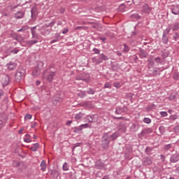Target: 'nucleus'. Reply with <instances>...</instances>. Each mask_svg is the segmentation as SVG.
Instances as JSON below:
<instances>
[{
  "label": "nucleus",
  "mask_w": 179,
  "mask_h": 179,
  "mask_svg": "<svg viewBox=\"0 0 179 179\" xmlns=\"http://www.w3.org/2000/svg\"><path fill=\"white\" fill-rule=\"evenodd\" d=\"M147 65H148V68L149 69H152V68H154L155 66V62L153 61V59L150 58L147 60Z\"/></svg>",
  "instance_id": "aec40b11"
},
{
  "label": "nucleus",
  "mask_w": 179,
  "mask_h": 179,
  "mask_svg": "<svg viewBox=\"0 0 179 179\" xmlns=\"http://www.w3.org/2000/svg\"><path fill=\"white\" fill-rule=\"evenodd\" d=\"M82 143H77L76 144H75V146L73 147V150H75V149L79 146H80Z\"/></svg>",
  "instance_id": "338daca9"
},
{
  "label": "nucleus",
  "mask_w": 179,
  "mask_h": 179,
  "mask_svg": "<svg viewBox=\"0 0 179 179\" xmlns=\"http://www.w3.org/2000/svg\"><path fill=\"white\" fill-rule=\"evenodd\" d=\"M26 30H29V26H23L17 31H26Z\"/></svg>",
  "instance_id": "c03bdc74"
},
{
  "label": "nucleus",
  "mask_w": 179,
  "mask_h": 179,
  "mask_svg": "<svg viewBox=\"0 0 179 179\" xmlns=\"http://www.w3.org/2000/svg\"><path fill=\"white\" fill-rule=\"evenodd\" d=\"M39 31H41V34L42 36H48L51 33V29L48 27L44 28V25L40 29H38Z\"/></svg>",
  "instance_id": "0eeeda50"
},
{
  "label": "nucleus",
  "mask_w": 179,
  "mask_h": 179,
  "mask_svg": "<svg viewBox=\"0 0 179 179\" xmlns=\"http://www.w3.org/2000/svg\"><path fill=\"white\" fill-rule=\"evenodd\" d=\"M94 115L92 116H87V120H88V122H90L92 124V122H94L93 121V118H94Z\"/></svg>",
  "instance_id": "8fccbe9b"
},
{
  "label": "nucleus",
  "mask_w": 179,
  "mask_h": 179,
  "mask_svg": "<svg viewBox=\"0 0 179 179\" xmlns=\"http://www.w3.org/2000/svg\"><path fill=\"white\" fill-rule=\"evenodd\" d=\"M173 31H177L179 30V22H176L173 24V27H172Z\"/></svg>",
  "instance_id": "a878e982"
},
{
  "label": "nucleus",
  "mask_w": 179,
  "mask_h": 179,
  "mask_svg": "<svg viewBox=\"0 0 179 179\" xmlns=\"http://www.w3.org/2000/svg\"><path fill=\"white\" fill-rule=\"evenodd\" d=\"M143 12L148 15H150V13L152 12V7L149 6L148 3H145L143 5Z\"/></svg>",
  "instance_id": "1a4fd4ad"
},
{
  "label": "nucleus",
  "mask_w": 179,
  "mask_h": 179,
  "mask_svg": "<svg viewBox=\"0 0 179 179\" xmlns=\"http://www.w3.org/2000/svg\"><path fill=\"white\" fill-rule=\"evenodd\" d=\"M152 151H153V148H152L151 147H147L145 150L147 155H152Z\"/></svg>",
  "instance_id": "473e14b6"
},
{
  "label": "nucleus",
  "mask_w": 179,
  "mask_h": 179,
  "mask_svg": "<svg viewBox=\"0 0 179 179\" xmlns=\"http://www.w3.org/2000/svg\"><path fill=\"white\" fill-rule=\"evenodd\" d=\"M57 69L54 66H48L43 72V76L48 82H52L57 75Z\"/></svg>",
  "instance_id": "f257e3e1"
},
{
  "label": "nucleus",
  "mask_w": 179,
  "mask_h": 179,
  "mask_svg": "<svg viewBox=\"0 0 179 179\" xmlns=\"http://www.w3.org/2000/svg\"><path fill=\"white\" fill-rule=\"evenodd\" d=\"M128 111V107L127 106H118L115 109V114L121 115L122 113H127Z\"/></svg>",
  "instance_id": "6e6552de"
},
{
  "label": "nucleus",
  "mask_w": 179,
  "mask_h": 179,
  "mask_svg": "<svg viewBox=\"0 0 179 179\" xmlns=\"http://www.w3.org/2000/svg\"><path fill=\"white\" fill-rule=\"evenodd\" d=\"M173 40L175 41H177V40H178L179 38V34L176 32L175 34H173Z\"/></svg>",
  "instance_id": "09e8293b"
},
{
  "label": "nucleus",
  "mask_w": 179,
  "mask_h": 179,
  "mask_svg": "<svg viewBox=\"0 0 179 179\" xmlns=\"http://www.w3.org/2000/svg\"><path fill=\"white\" fill-rule=\"evenodd\" d=\"M11 37L14 38V40H16L18 43H22V41L24 40V38H23L22 36L18 35L17 34H12Z\"/></svg>",
  "instance_id": "9d476101"
},
{
  "label": "nucleus",
  "mask_w": 179,
  "mask_h": 179,
  "mask_svg": "<svg viewBox=\"0 0 179 179\" xmlns=\"http://www.w3.org/2000/svg\"><path fill=\"white\" fill-rule=\"evenodd\" d=\"M175 134H179V126H176L173 128Z\"/></svg>",
  "instance_id": "bf43d9fd"
},
{
  "label": "nucleus",
  "mask_w": 179,
  "mask_h": 179,
  "mask_svg": "<svg viewBox=\"0 0 179 179\" xmlns=\"http://www.w3.org/2000/svg\"><path fill=\"white\" fill-rule=\"evenodd\" d=\"M171 31V27H168L163 32L162 35V43L164 44H167L169 43V34Z\"/></svg>",
  "instance_id": "20e7f679"
},
{
  "label": "nucleus",
  "mask_w": 179,
  "mask_h": 179,
  "mask_svg": "<svg viewBox=\"0 0 179 179\" xmlns=\"http://www.w3.org/2000/svg\"><path fill=\"white\" fill-rule=\"evenodd\" d=\"M80 127H81L82 129H83L85 128H92V126L90 125L89 124H87V123L84 124H81Z\"/></svg>",
  "instance_id": "a18cd8bd"
},
{
  "label": "nucleus",
  "mask_w": 179,
  "mask_h": 179,
  "mask_svg": "<svg viewBox=\"0 0 179 179\" xmlns=\"http://www.w3.org/2000/svg\"><path fill=\"white\" fill-rule=\"evenodd\" d=\"M152 130L150 128H147L143 130L139 135H148V134H152Z\"/></svg>",
  "instance_id": "4be33fe9"
},
{
  "label": "nucleus",
  "mask_w": 179,
  "mask_h": 179,
  "mask_svg": "<svg viewBox=\"0 0 179 179\" xmlns=\"http://www.w3.org/2000/svg\"><path fill=\"white\" fill-rule=\"evenodd\" d=\"M113 86H114V87H116L117 89H120V87H121L120 83H117V82H115L113 83Z\"/></svg>",
  "instance_id": "6e6d98bb"
},
{
  "label": "nucleus",
  "mask_w": 179,
  "mask_h": 179,
  "mask_svg": "<svg viewBox=\"0 0 179 179\" xmlns=\"http://www.w3.org/2000/svg\"><path fill=\"white\" fill-rule=\"evenodd\" d=\"M50 174L55 179L58 178V176H59V173H58V171L56 170H52Z\"/></svg>",
  "instance_id": "b1692460"
},
{
  "label": "nucleus",
  "mask_w": 179,
  "mask_h": 179,
  "mask_svg": "<svg viewBox=\"0 0 179 179\" xmlns=\"http://www.w3.org/2000/svg\"><path fill=\"white\" fill-rule=\"evenodd\" d=\"M62 169L64 170V171H68V170H69V166H68V163L65 162L63 164Z\"/></svg>",
  "instance_id": "ea45409f"
},
{
  "label": "nucleus",
  "mask_w": 179,
  "mask_h": 179,
  "mask_svg": "<svg viewBox=\"0 0 179 179\" xmlns=\"http://www.w3.org/2000/svg\"><path fill=\"white\" fill-rule=\"evenodd\" d=\"M68 31H69V29H68V28H64V29L62 30V33L63 34H66V33H68Z\"/></svg>",
  "instance_id": "680f3d73"
},
{
  "label": "nucleus",
  "mask_w": 179,
  "mask_h": 179,
  "mask_svg": "<svg viewBox=\"0 0 179 179\" xmlns=\"http://www.w3.org/2000/svg\"><path fill=\"white\" fill-rule=\"evenodd\" d=\"M10 80V79L8 75L4 76V78H2L3 87H6V86H8V85H9Z\"/></svg>",
  "instance_id": "9b49d317"
},
{
  "label": "nucleus",
  "mask_w": 179,
  "mask_h": 179,
  "mask_svg": "<svg viewBox=\"0 0 179 179\" xmlns=\"http://www.w3.org/2000/svg\"><path fill=\"white\" fill-rule=\"evenodd\" d=\"M25 137L26 138H24V142H26L27 143H30V142H31V139H30L29 134H26Z\"/></svg>",
  "instance_id": "72a5a7b5"
},
{
  "label": "nucleus",
  "mask_w": 179,
  "mask_h": 179,
  "mask_svg": "<svg viewBox=\"0 0 179 179\" xmlns=\"http://www.w3.org/2000/svg\"><path fill=\"white\" fill-rule=\"evenodd\" d=\"M76 79V80H83V82H86V83H89V81L90 80V75L83 73L77 76Z\"/></svg>",
  "instance_id": "39448f33"
},
{
  "label": "nucleus",
  "mask_w": 179,
  "mask_h": 179,
  "mask_svg": "<svg viewBox=\"0 0 179 179\" xmlns=\"http://www.w3.org/2000/svg\"><path fill=\"white\" fill-rule=\"evenodd\" d=\"M82 127H74V132L75 134H79L80 132H82Z\"/></svg>",
  "instance_id": "f704fd0d"
},
{
  "label": "nucleus",
  "mask_w": 179,
  "mask_h": 179,
  "mask_svg": "<svg viewBox=\"0 0 179 179\" xmlns=\"http://www.w3.org/2000/svg\"><path fill=\"white\" fill-rule=\"evenodd\" d=\"M155 62H157V64L159 65V64H162V59L159 57H155Z\"/></svg>",
  "instance_id": "864d4df0"
},
{
  "label": "nucleus",
  "mask_w": 179,
  "mask_h": 179,
  "mask_svg": "<svg viewBox=\"0 0 179 179\" xmlns=\"http://www.w3.org/2000/svg\"><path fill=\"white\" fill-rule=\"evenodd\" d=\"M171 13L173 15H179V5L172 6L171 8Z\"/></svg>",
  "instance_id": "ddd939ff"
},
{
  "label": "nucleus",
  "mask_w": 179,
  "mask_h": 179,
  "mask_svg": "<svg viewBox=\"0 0 179 179\" xmlns=\"http://www.w3.org/2000/svg\"><path fill=\"white\" fill-rule=\"evenodd\" d=\"M120 135L118 134V132H115L111 135H109L110 141H115Z\"/></svg>",
  "instance_id": "5701e85b"
},
{
  "label": "nucleus",
  "mask_w": 179,
  "mask_h": 179,
  "mask_svg": "<svg viewBox=\"0 0 179 179\" xmlns=\"http://www.w3.org/2000/svg\"><path fill=\"white\" fill-rule=\"evenodd\" d=\"M59 12L60 13L64 14L65 13V8H64V7H61Z\"/></svg>",
  "instance_id": "774afa93"
},
{
  "label": "nucleus",
  "mask_w": 179,
  "mask_h": 179,
  "mask_svg": "<svg viewBox=\"0 0 179 179\" xmlns=\"http://www.w3.org/2000/svg\"><path fill=\"white\" fill-rule=\"evenodd\" d=\"M131 59H133L134 64H137L138 63V56L136 55H134L132 57H131Z\"/></svg>",
  "instance_id": "79ce46f5"
},
{
  "label": "nucleus",
  "mask_w": 179,
  "mask_h": 179,
  "mask_svg": "<svg viewBox=\"0 0 179 179\" xmlns=\"http://www.w3.org/2000/svg\"><path fill=\"white\" fill-rule=\"evenodd\" d=\"M159 71L157 70V68H154L152 70V75L153 76H157L158 75Z\"/></svg>",
  "instance_id": "3c124183"
},
{
  "label": "nucleus",
  "mask_w": 179,
  "mask_h": 179,
  "mask_svg": "<svg viewBox=\"0 0 179 179\" xmlns=\"http://www.w3.org/2000/svg\"><path fill=\"white\" fill-rule=\"evenodd\" d=\"M179 160V154L176 153L175 155H173L170 158L171 163H177Z\"/></svg>",
  "instance_id": "4468645a"
},
{
  "label": "nucleus",
  "mask_w": 179,
  "mask_h": 179,
  "mask_svg": "<svg viewBox=\"0 0 179 179\" xmlns=\"http://www.w3.org/2000/svg\"><path fill=\"white\" fill-rule=\"evenodd\" d=\"M41 166V169L42 171H45L47 169V164L45 163V160H43L40 164Z\"/></svg>",
  "instance_id": "393cba45"
},
{
  "label": "nucleus",
  "mask_w": 179,
  "mask_h": 179,
  "mask_svg": "<svg viewBox=\"0 0 179 179\" xmlns=\"http://www.w3.org/2000/svg\"><path fill=\"white\" fill-rule=\"evenodd\" d=\"M60 101H62V99H59V98H57V99H55L54 101H53V104H58V103H59Z\"/></svg>",
  "instance_id": "5fc2aeb1"
},
{
  "label": "nucleus",
  "mask_w": 179,
  "mask_h": 179,
  "mask_svg": "<svg viewBox=\"0 0 179 179\" xmlns=\"http://www.w3.org/2000/svg\"><path fill=\"white\" fill-rule=\"evenodd\" d=\"M131 19H136V20H138V19H141V15L138 14H133L131 15Z\"/></svg>",
  "instance_id": "4c0bfd02"
},
{
  "label": "nucleus",
  "mask_w": 179,
  "mask_h": 179,
  "mask_svg": "<svg viewBox=\"0 0 179 179\" xmlns=\"http://www.w3.org/2000/svg\"><path fill=\"white\" fill-rule=\"evenodd\" d=\"M37 43H38V41H36V40L25 41V44H27V45H30V46L34 45V44H37Z\"/></svg>",
  "instance_id": "cd10ccee"
},
{
  "label": "nucleus",
  "mask_w": 179,
  "mask_h": 179,
  "mask_svg": "<svg viewBox=\"0 0 179 179\" xmlns=\"http://www.w3.org/2000/svg\"><path fill=\"white\" fill-rule=\"evenodd\" d=\"M9 71H13V69H16V63L13 62H10L7 65H6Z\"/></svg>",
  "instance_id": "6ab92c4d"
},
{
  "label": "nucleus",
  "mask_w": 179,
  "mask_h": 179,
  "mask_svg": "<svg viewBox=\"0 0 179 179\" xmlns=\"http://www.w3.org/2000/svg\"><path fill=\"white\" fill-rule=\"evenodd\" d=\"M104 87H106V89H110L111 87V85H110L109 83H106V84L104 85Z\"/></svg>",
  "instance_id": "e2e57ef3"
},
{
  "label": "nucleus",
  "mask_w": 179,
  "mask_h": 179,
  "mask_svg": "<svg viewBox=\"0 0 179 179\" xmlns=\"http://www.w3.org/2000/svg\"><path fill=\"white\" fill-rule=\"evenodd\" d=\"M92 51H93L94 54H100V50H99L96 48H93Z\"/></svg>",
  "instance_id": "13d9d810"
},
{
  "label": "nucleus",
  "mask_w": 179,
  "mask_h": 179,
  "mask_svg": "<svg viewBox=\"0 0 179 179\" xmlns=\"http://www.w3.org/2000/svg\"><path fill=\"white\" fill-rule=\"evenodd\" d=\"M138 55L139 57L143 59V58H148V52L144 49L140 48L139 49Z\"/></svg>",
  "instance_id": "f8f14e48"
},
{
  "label": "nucleus",
  "mask_w": 179,
  "mask_h": 179,
  "mask_svg": "<svg viewBox=\"0 0 179 179\" xmlns=\"http://www.w3.org/2000/svg\"><path fill=\"white\" fill-rule=\"evenodd\" d=\"M20 50H17V48H14L11 51H10V54H17Z\"/></svg>",
  "instance_id": "603ef678"
},
{
  "label": "nucleus",
  "mask_w": 179,
  "mask_h": 179,
  "mask_svg": "<svg viewBox=\"0 0 179 179\" xmlns=\"http://www.w3.org/2000/svg\"><path fill=\"white\" fill-rule=\"evenodd\" d=\"M92 62L93 64H95L96 65H99V64H101L103 61H101L99 59H97L96 57H92Z\"/></svg>",
  "instance_id": "bb28decb"
},
{
  "label": "nucleus",
  "mask_w": 179,
  "mask_h": 179,
  "mask_svg": "<svg viewBox=\"0 0 179 179\" xmlns=\"http://www.w3.org/2000/svg\"><path fill=\"white\" fill-rule=\"evenodd\" d=\"M26 74V70L24 69H19L15 73V82H20L23 79V76Z\"/></svg>",
  "instance_id": "7ed1b4c3"
},
{
  "label": "nucleus",
  "mask_w": 179,
  "mask_h": 179,
  "mask_svg": "<svg viewBox=\"0 0 179 179\" xmlns=\"http://www.w3.org/2000/svg\"><path fill=\"white\" fill-rule=\"evenodd\" d=\"M36 29H37V26L31 27V33L32 34V38H38V34H37V31H36Z\"/></svg>",
  "instance_id": "2eb2a0df"
},
{
  "label": "nucleus",
  "mask_w": 179,
  "mask_h": 179,
  "mask_svg": "<svg viewBox=\"0 0 179 179\" xmlns=\"http://www.w3.org/2000/svg\"><path fill=\"white\" fill-rule=\"evenodd\" d=\"M31 15L32 19H36L38 15V12L37 11V8L33 7L31 9Z\"/></svg>",
  "instance_id": "dca6fc26"
},
{
  "label": "nucleus",
  "mask_w": 179,
  "mask_h": 179,
  "mask_svg": "<svg viewBox=\"0 0 179 179\" xmlns=\"http://www.w3.org/2000/svg\"><path fill=\"white\" fill-rule=\"evenodd\" d=\"M159 114L162 117H167V112H160Z\"/></svg>",
  "instance_id": "0e129e2a"
},
{
  "label": "nucleus",
  "mask_w": 179,
  "mask_h": 179,
  "mask_svg": "<svg viewBox=\"0 0 179 179\" xmlns=\"http://www.w3.org/2000/svg\"><path fill=\"white\" fill-rule=\"evenodd\" d=\"M173 79H176V80H178V79H179V74L178 73H175L173 74Z\"/></svg>",
  "instance_id": "052dcab7"
},
{
  "label": "nucleus",
  "mask_w": 179,
  "mask_h": 179,
  "mask_svg": "<svg viewBox=\"0 0 179 179\" xmlns=\"http://www.w3.org/2000/svg\"><path fill=\"white\" fill-rule=\"evenodd\" d=\"M54 24H55V21H52L49 24H43V27H52V26H54Z\"/></svg>",
  "instance_id": "e433bc0d"
},
{
  "label": "nucleus",
  "mask_w": 179,
  "mask_h": 179,
  "mask_svg": "<svg viewBox=\"0 0 179 179\" xmlns=\"http://www.w3.org/2000/svg\"><path fill=\"white\" fill-rule=\"evenodd\" d=\"M59 37H61V34L59 33L55 34L54 39L50 41V44H54V43L59 41Z\"/></svg>",
  "instance_id": "412c9836"
},
{
  "label": "nucleus",
  "mask_w": 179,
  "mask_h": 179,
  "mask_svg": "<svg viewBox=\"0 0 179 179\" xmlns=\"http://www.w3.org/2000/svg\"><path fill=\"white\" fill-rule=\"evenodd\" d=\"M15 19H23L24 17V12L23 11H17L14 15Z\"/></svg>",
  "instance_id": "a211bd4d"
},
{
  "label": "nucleus",
  "mask_w": 179,
  "mask_h": 179,
  "mask_svg": "<svg viewBox=\"0 0 179 179\" xmlns=\"http://www.w3.org/2000/svg\"><path fill=\"white\" fill-rule=\"evenodd\" d=\"M87 94H94L96 93V91L94 89L89 88V90L87 91Z\"/></svg>",
  "instance_id": "37998d69"
},
{
  "label": "nucleus",
  "mask_w": 179,
  "mask_h": 179,
  "mask_svg": "<svg viewBox=\"0 0 179 179\" xmlns=\"http://www.w3.org/2000/svg\"><path fill=\"white\" fill-rule=\"evenodd\" d=\"M143 122H145V124H150V122H152V120H150V118L149 117H145L143 119Z\"/></svg>",
  "instance_id": "de8ad7c7"
},
{
  "label": "nucleus",
  "mask_w": 179,
  "mask_h": 179,
  "mask_svg": "<svg viewBox=\"0 0 179 179\" xmlns=\"http://www.w3.org/2000/svg\"><path fill=\"white\" fill-rule=\"evenodd\" d=\"M110 133L107 132L105 133L103 136L101 141V147L102 149L106 150V149H108V147L110 146Z\"/></svg>",
  "instance_id": "f03ea898"
},
{
  "label": "nucleus",
  "mask_w": 179,
  "mask_h": 179,
  "mask_svg": "<svg viewBox=\"0 0 179 179\" xmlns=\"http://www.w3.org/2000/svg\"><path fill=\"white\" fill-rule=\"evenodd\" d=\"M123 47H124L123 51H124V52H128V51H129V46H128L127 45H126V43H124V44H123Z\"/></svg>",
  "instance_id": "a19ab883"
},
{
  "label": "nucleus",
  "mask_w": 179,
  "mask_h": 179,
  "mask_svg": "<svg viewBox=\"0 0 179 179\" xmlns=\"http://www.w3.org/2000/svg\"><path fill=\"white\" fill-rule=\"evenodd\" d=\"M130 129L132 132H136V131H137V128H136V124H132L131 127H130Z\"/></svg>",
  "instance_id": "58836bf2"
},
{
  "label": "nucleus",
  "mask_w": 179,
  "mask_h": 179,
  "mask_svg": "<svg viewBox=\"0 0 179 179\" xmlns=\"http://www.w3.org/2000/svg\"><path fill=\"white\" fill-rule=\"evenodd\" d=\"M40 69H35V70L33 71V73H35V75H40Z\"/></svg>",
  "instance_id": "4d7b16f0"
},
{
  "label": "nucleus",
  "mask_w": 179,
  "mask_h": 179,
  "mask_svg": "<svg viewBox=\"0 0 179 179\" xmlns=\"http://www.w3.org/2000/svg\"><path fill=\"white\" fill-rule=\"evenodd\" d=\"M99 60L100 61H108V58L107 57V56L106 55H104L103 53H101L99 55Z\"/></svg>",
  "instance_id": "c85d7f7f"
},
{
  "label": "nucleus",
  "mask_w": 179,
  "mask_h": 179,
  "mask_svg": "<svg viewBox=\"0 0 179 179\" xmlns=\"http://www.w3.org/2000/svg\"><path fill=\"white\" fill-rule=\"evenodd\" d=\"M106 167V164L101 159H99L95 162V169L97 170H103Z\"/></svg>",
  "instance_id": "423d86ee"
},
{
  "label": "nucleus",
  "mask_w": 179,
  "mask_h": 179,
  "mask_svg": "<svg viewBox=\"0 0 179 179\" xmlns=\"http://www.w3.org/2000/svg\"><path fill=\"white\" fill-rule=\"evenodd\" d=\"M85 117V113L80 112L78 114H76L75 115V119L76 120H82Z\"/></svg>",
  "instance_id": "c756f323"
},
{
  "label": "nucleus",
  "mask_w": 179,
  "mask_h": 179,
  "mask_svg": "<svg viewBox=\"0 0 179 179\" xmlns=\"http://www.w3.org/2000/svg\"><path fill=\"white\" fill-rule=\"evenodd\" d=\"M152 164V159L150 157H144L143 159V166H150Z\"/></svg>",
  "instance_id": "f3484780"
},
{
  "label": "nucleus",
  "mask_w": 179,
  "mask_h": 179,
  "mask_svg": "<svg viewBox=\"0 0 179 179\" xmlns=\"http://www.w3.org/2000/svg\"><path fill=\"white\" fill-rule=\"evenodd\" d=\"M78 97L83 99V97H86V92L80 91L79 93H78Z\"/></svg>",
  "instance_id": "2f4dec72"
},
{
  "label": "nucleus",
  "mask_w": 179,
  "mask_h": 179,
  "mask_svg": "<svg viewBox=\"0 0 179 179\" xmlns=\"http://www.w3.org/2000/svg\"><path fill=\"white\" fill-rule=\"evenodd\" d=\"M171 149H173V145L172 144H168L166 145L164 148V150H171Z\"/></svg>",
  "instance_id": "c9c22d12"
},
{
  "label": "nucleus",
  "mask_w": 179,
  "mask_h": 179,
  "mask_svg": "<svg viewBox=\"0 0 179 179\" xmlns=\"http://www.w3.org/2000/svg\"><path fill=\"white\" fill-rule=\"evenodd\" d=\"M38 148H40V145L38 143H36L30 148V149L32 152H36Z\"/></svg>",
  "instance_id": "7c9ffc66"
},
{
  "label": "nucleus",
  "mask_w": 179,
  "mask_h": 179,
  "mask_svg": "<svg viewBox=\"0 0 179 179\" xmlns=\"http://www.w3.org/2000/svg\"><path fill=\"white\" fill-rule=\"evenodd\" d=\"M25 120H31V115L27 114L24 117Z\"/></svg>",
  "instance_id": "69168bd1"
},
{
  "label": "nucleus",
  "mask_w": 179,
  "mask_h": 179,
  "mask_svg": "<svg viewBox=\"0 0 179 179\" xmlns=\"http://www.w3.org/2000/svg\"><path fill=\"white\" fill-rule=\"evenodd\" d=\"M159 131L160 134H164V132L166 131V128H164V127H163V126H160L159 127Z\"/></svg>",
  "instance_id": "49530a36"
}]
</instances>
